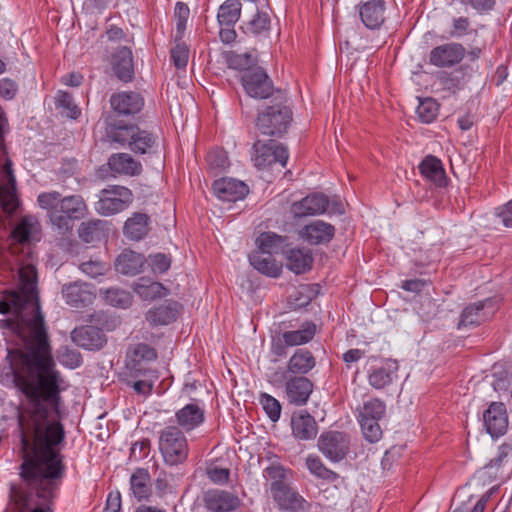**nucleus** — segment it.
Returning <instances> with one entry per match:
<instances>
[{"label":"nucleus","instance_id":"nucleus-1","mask_svg":"<svg viewBox=\"0 0 512 512\" xmlns=\"http://www.w3.org/2000/svg\"><path fill=\"white\" fill-rule=\"evenodd\" d=\"M10 312L15 317L0 319V328L16 334L24 344V350L8 349L6 356L14 382L27 398V404L18 414L20 435L52 434L53 429L58 433V428L65 432L59 420L63 379L55 369L50 342L48 341L49 360L39 362L38 354L32 353L28 348L32 335L28 324L32 314L14 291L5 292L0 300V313Z\"/></svg>","mask_w":512,"mask_h":512},{"label":"nucleus","instance_id":"nucleus-2","mask_svg":"<svg viewBox=\"0 0 512 512\" xmlns=\"http://www.w3.org/2000/svg\"><path fill=\"white\" fill-rule=\"evenodd\" d=\"M21 436L20 480L10 484L5 512H53L54 499L66 474L58 448L65 432Z\"/></svg>","mask_w":512,"mask_h":512},{"label":"nucleus","instance_id":"nucleus-3","mask_svg":"<svg viewBox=\"0 0 512 512\" xmlns=\"http://www.w3.org/2000/svg\"><path fill=\"white\" fill-rule=\"evenodd\" d=\"M19 278V289L13 291L26 303L29 312L32 314L31 321L28 324L32 334L31 340L28 342V348L32 353L38 354V361L43 363L49 360L47 357L48 333L38 301L36 268L31 264L22 266L19 270Z\"/></svg>","mask_w":512,"mask_h":512},{"label":"nucleus","instance_id":"nucleus-4","mask_svg":"<svg viewBox=\"0 0 512 512\" xmlns=\"http://www.w3.org/2000/svg\"><path fill=\"white\" fill-rule=\"evenodd\" d=\"M159 450L165 464L169 466L183 464L189 454L187 439L176 426H167L160 432Z\"/></svg>","mask_w":512,"mask_h":512},{"label":"nucleus","instance_id":"nucleus-5","mask_svg":"<svg viewBox=\"0 0 512 512\" xmlns=\"http://www.w3.org/2000/svg\"><path fill=\"white\" fill-rule=\"evenodd\" d=\"M292 121V111L281 104L268 106L257 116L256 127L266 136L281 137Z\"/></svg>","mask_w":512,"mask_h":512},{"label":"nucleus","instance_id":"nucleus-6","mask_svg":"<svg viewBox=\"0 0 512 512\" xmlns=\"http://www.w3.org/2000/svg\"><path fill=\"white\" fill-rule=\"evenodd\" d=\"M132 201L133 194L130 189L114 185L100 192L95 209L100 215L111 216L127 209Z\"/></svg>","mask_w":512,"mask_h":512},{"label":"nucleus","instance_id":"nucleus-7","mask_svg":"<svg viewBox=\"0 0 512 512\" xmlns=\"http://www.w3.org/2000/svg\"><path fill=\"white\" fill-rule=\"evenodd\" d=\"M253 161L258 169H265L274 163H279L285 167L289 158L287 148L278 142L270 140L269 142L257 141L254 144Z\"/></svg>","mask_w":512,"mask_h":512},{"label":"nucleus","instance_id":"nucleus-8","mask_svg":"<svg viewBox=\"0 0 512 512\" xmlns=\"http://www.w3.org/2000/svg\"><path fill=\"white\" fill-rule=\"evenodd\" d=\"M317 446L327 459L332 462H340L349 452L350 439L343 432L327 431L320 435Z\"/></svg>","mask_w":512,"mask_h":512},{"label":"nucleus","instance_id":"nucleus-9","mask_svg":"<svg viewBox=\"0 0 512 512\" xmlns=\"http://www.w3.org/2000/svg\"><path fill=\"white\" fill-rule=\"evenodd\" d=\"M157 358L156 350L148 344L138 343L130 346L127 351L126 369L132 378L146 377L153 370L146 368L143 361H153Z\"/></svg>","mask_w":512,"mask_h":512},{"label":"nucleus","instance_id":"nucleus-10","mask_svg":"<svg viewBox=\"0 0 512 512\" xmlns=\"http://www.w3.org/2000/svg\"><path fill=\"white\" fill-rule=\"evenodd\" d=\"M466 48L458 42H448L434 47L429 53V63L438 68H451L465 57Z\"/></svg>","mask_w":512,"mask_h":512},{"label":"nucleus","instance_id":"nucleus-11","mask_svg":"<svg viewBox=\"0 0 512 512\" xmlns=\"http://www.w3.org/2000/svg\"><path fill=\"white\" fill-rule=\"evenodd\" d=\"M246 93L253 98L266 99L273 93V84L263 68L246 71L241 77Z\"/></svg>","mask_w":512,"mask_h":512},{"label":"nucleus","instance_id":"nucleus-12","mask_svg":"<svg viewBox=\"0 0 512 512\" xmlns=\"http://www.w3.org/2000/svg\"><path fill=\"white\" fill-rule=\"evenodd\" d=\"M110 105L118 116H134L143 109L144 98L135 91L117 92L111 95Z\"/></svg>","mask_w":512,"mask_h":512},{"label":"nucleus","instance_id":"nucleus-13","mask_svg":"<svg viewBox=\"0 0 512 512\" xmlns=\"http://www.w3.org/2000/svg\"><path fill=\"white\" fill-rule=\"evenodd\" d=\"M71 339L77 346L90 351L102 349L107 342L103 330L91 325L74 328Z\"/></svg>","mask_w":512,"mask_h":512},{"label":"nucleus","instance_id":"nucleus-14","mask_svg":"<svg viewBox=\"0 0 512 512\" xmlns=\"http://www.w3.org/2000/svg\"><path fill=\"white\" fill-rule=\"evenodd\" d=\"M335 227L323 220H314L303 226L299 237L309 245H326L335 236Z\"/></svg>","mask_w":512,"mask_h":512},{"label":"nucleus","instance_id":"nucleus-15","mask_svg":"<svg viewBox=\"0 0 512 512\" xmlns=\"http://www.w3.org/2000/svg\"><path fill=\"white\" fill-rule=\"evenodd\" d=\"M273 500L282 510L290 512L304 511L307 501L295 491L288 483L283 485L275 484L271 490Z\"/></svg>","mask_w":512,"mask_h":512},{"label":"nucleus","instance_id":"nucleus-16","mask_svg":"<svg viewBox=\"0 0 512 512\" xmlns=\"http://www.w3.org/2000/svg\"><path fill=\"white\" fill-rule=\"evenodd\" d=\"M15 242L22 245H31L39 242L42 237L41 225L37 217L33 215L23 216L11 232Z\"/></svg>","mask_w":512,"mask_h":512},{"label":"nucleus","instance_id":"nucleus-17","mask_svg":"<svg viewBox=\"0 0 512 512\" xmlns=\"http://www.w3.org/2000/svg\"><path fill=\"white\" fill-rule=\"evenodd\" d=\"M484 425L492 437L504 435L508 428L506 407L501 402H493L483 414Z\"/></svg>","mask_w":512,"mask_h":512},{"label":"nucleus","instance_id":"nucleus-18","mask_svg":"<svg viewBox=\"0 0 512 512\" xmlns=\"http://www.w3.org/2000/svg\"><path fill=\"white\" fill-rule=\"evenodd\" d=\"M329 205V199L322 193H312L300 201L291 205V213L296 218H302L311 215H319L326 212Z\"/></svg>","mask_w":512,"mask_h":512},{"label":"nucleus","instance_id":"nucleus-19","mask_svg":"<svg viewBox=\"0 0 512 512\" xmlns=\"http://www.w3.org/2000/svg\"><path fill=\"white\" fill-rule=\"evenodd\" d=\"M61 292L65 302L75 308L86 307L95 299L90 286L80 281L64 284Z\"/></svg>","mask_w":512,"mask_h":512},{"label":"nucleus","instance_id":"nucleus-20","mask_svg":"<svg viewBox=\"0 0 512 512\" xmlns=\"http://www.w3.org/2000/svg\"><path fill=\"white\" fill-rule=\"evenodd\" d=\"M292 435L301 441L314 439L318 434L315 418L306 410L296 411L291 416Z\"/></svg>","mask_w":512,"mask_h":512},{"label":"nucleus","instance_id":"nucleus-21","mask_svg":"<svg viewBox=\"0 0 512 512\" xmlns=\"http://www.w3.org/2000/svg\"><path fill=\"white\" fill-rule=\"evenodd\" d=\"M384 0H361L358 11L362 23L371 30L378 29L384 23Z\"/></svg>","mask_w":512,"mask_h":512},{"label":"nucleus","instance_id":"nucleus-22","mask_svg":"<svg viewBox=\"0 0 512 512\" xmlns=\"http://www.w3.org/2000/svg\"><path fill=\"white\" fill-rule=\"evenodd\" d=\"M313 383L304 376H295L286 381L285 391L290 403L305 405L313 392Z\"/></svg>","mask_w":512,"mask_h":512},{"label":"nucleus","instance_id":"nucleus-23","mask_svg":"<svg viewBox=\"0 0 512 512\" xmlns=\"http://www.w3.org/2000/svg\"><path fill=\"white\" fill-rule=\"evenodd\" d=\"M111 66L115 76L122 82H131L134 78L132 51L128 47H120L111 58Z\"/></svg>","mask_w":512,"mask_h":512},{"label":"nucleus","instance_id":"nucleus-24","mask_svg":"<svg viewBox=\"0 0 512 512\" xmlns=\"http://www.w3.org/2000/svg\"><path fill=\"white\" fill-rule=\"evenodd\" d=\"M398 364L394 360H386L381 366L369 370L367 379L374 389L382 390L391 385L397 378Z\"/></svg>","mask_w":512,"mask_h":512},{"label":"nucleus","instance_id":"nucleus-25","mask_svg":"<svg viewBox=\"0 0 512 512\" xmlns=\"http://www.w3.org/2000/svg\"><path fill=\"white\" fill-rule=\"evenodd\" d=\"M486 308H492L491 299L467 305L461 313L458 328L460 329L467 326L475 327L488 320L493 310L488 313L485 311Z\"/></svg>","mask_w":512,"mask_h":512},{"label":"nucleus","instance_id":"nucleus-26","mask_svg":"<svg viewBox=\"0 0 512 512\" xmlns=\"http://www.w3.org/2000/svg\"><path fill=\"white\" fill-rule=\"evenodd\" d=\"M181 305L174 300H167L163 304L151 308L146 313V321L152 326L168 325L176 321Z\"/></svg>","mask_w":512,"mask_h":512},{"label":"nucleus","instance_id":"nucleus-27","mask_svg":"<svg viewBox=\"0 0 512 512\" xmlns=\"http://www.w3.org/2000/svg\"><path fill=\"white\" fill-rule=\"evenodd\" d=\"M145 257L131 249H124L116 258L114 267L118 273L127 276H135L142 272Z\"/></svg>","mask_w":512,"mask_h":512},{"label":"nucleus","instance_id":"nucleus-28","mask_svg":"<svg viewBox=\"0 0 512 512\" xmlns=\"http://www.w3.org/2000/svg\"><path fill=\"white\" fill-rule=\"evenodd\" d=\"M419 171L423 177L437 187H445L448 183L441 160L433 155H428L421 161Z\"/></svg>","mask_w":512,"mask_h":512},{"label":"nucleus","instance_id":"nucleus-29","mask_svg":"<svg viewBox=\"0 0 512 512\" xmlns=\"http://www.w3.org/2000/svg\"><path fill=\"white\" fill-rule=\"evenodd\" d=\"M113 174L137 176L142 172V165L128 153H114L107 162Z\"/></svg>","mask_w":512,"mask_h":512},{"label":"nucleus","instance_id":"nucleus-30","mask_svg":"<svg viewBox=\"0 0 512 512\" xmlns=\"http://www.w3.org/2000/svg\"><path fill=\"white\" fill-rule=\"evenodd\" d=\"M3 171L7 176L8 184L0 187V200L2 201L4 211L8 214H13L19 206V200L16 195V179L13 175L10 161L4 164Z\"/></svg>","mask_w":512,"mask_h":512},{"label":"nucleus","instance_id":"nucleus-31","mask_svg":"<svg viewBox=\"0 0 512 512\" xmlns=\"http://www.w3.org/2000/svg\"><path fill=\"white\" fill-rule=\"evenodd\" d=\"M286 266L295 274H303L309 271L313 265V255L307 248H291L285 252Z\"/></svg>","mask_w":512,"mask_h":512},{"label":"nucleus","instance_id":"nucleus-32","mask_svg":"<svg viewBox=\"0 0 512 512\" xmlns=\"http://www.w3.org/2000/svg\"><path fill=\"white\" fill-rule=\"evenodd\" d=\"M249 262L257 271L268 277L277 278L282 272V264L273 259L272 255L259 250L249 255Z\"/></svg>","mask_w":512,"mask_h":512},{"label":"nucleus","instance_id":"nucleus-33","mask_svg":"<svg viewBox=\"0 0 512 512\" xmlns=\"http://www.w3.org/2000/svg\"><path fill=\"white\" fill-rule=\"evenodd\" d=\"M134 292L145 301H153L158 298H163L169 294V289L162 283L152 281L151 279L141 277L134 284Z\"/></svg>","mask_w":512,"mask_h":512},{"label":"nucleus","instance_id":"nucleus-34","mask_svg":"<svg viewBox=\"0 0 512 512\" xmlns=\"http://www.w3.org/2000/svg\"><path fill=\"white\" fill-rule=\"evenodd\" d=\"M177 423L185 431H191L204 421V410L195 403H190L175 414Z\"/></svg>","mask_w":512,"mask_h":512},{"label":"nucleus","instance_id":"nucleus-35","mask_svg":"<svg viewBox=\"0 0 512 512\" xmlns=\"http://www.w3.org/2000/svg\"><path fill=\"white\" fill-rule=\"evenodd\" d=\"M149 221L150 218L147 214L134 213L124 224V235L134 241L143 239L149 232Z\"/></svg>","mask_w":512,"mask_h":512},{"label":"nucleus","instance_id":"nucleus-36","mask_svg":"<svg viewBox=\"0 0 512 512\" xmlns=\"http://www.w3.org/2000/svg\"><path fill=\"white\" fill-rule=\"evenodd\" d=\"M316 365V359L312 352L306 348L297 349L290 357L287 369L293 374L305 375Z\"/></svg>","mask_w":512,"mask_h":512},{"label":"nucleus","instance_id":"nucleus-37","mask_svg":"<svg viewBox=\"0 0 512 512\" xmlns=\"http://www.w3.org/2000/svg\"><path fill=\"white\" fill-rule=\"evenodd\" d=\"M256 244L258 250L266 254L285 253V248L288 246V237L280 236L273 232H264L258 236Z\"/></svg>","mask_w":512,"mask_h":512},{"label":"nucleus","instance_id":"nucleus-38","mask_svg":"<svg viewBox=\"0 0 512 512\" xmlns=\"http://www.w3.org/2000/svg\"><path fill=\"white\" fill-rule=\"evenodd\" d=\"M151 477L147 469L137 468L130 477L131 491L138 501L148 499L152 494Z\"/></svg>","mask_w":512,"mask_h":512},{"label":"nucleus","instance_id":"nucleus-39","mask_svg":"<svg viewBox=\"0 0 512 512\" xmlns=\"http://www.w3.org/2000/svg\"><path fill=\"white\" fill-rule=\"evenodd\" d=\"M316 334V325L312 321H305L296 330L282 333L284 341L289 346H299L310 342Z\"/></svg>","mask_w":512,"mask_h":512},{"label":"nucleus","instance_id":"nucleus-40","mask_svg":"<svg viewBox=\"0 0 512 512\" xmlns=\"http://www.w3.org/2000/svg\"><path fill=\"white\" fill-rule=\"evenodd\" d=\"M106 225L107 222L100 219L82 222L78 229L79 238L86 243L100 240L105 235Z\"/></svg>","mask_w":512,"mask_h":512},{"label":"nucleus","instance_id":"nucleus-41","mask_svg":"<svg viewBox=\"0 0 512 512\" xmlns=\"http://www.w3.org/2000/svg\"><path fill=\"white\" fill-rule=\"evenodd\" d=\"M60 211L63 214H67L75 220H79L85 217L87 213V205L80 195H70L63 197L60 203Z\"/></svg>","mask_w":512,"mask_h":512},{"label":"nucleus","instance_id":"nucleus-42","mask_svg":"<svg viewBox=\"0 0 512 512\" xmlns=\"http://www.w3.org/2000/svg\"><path fill=\"white\" fill-rule=\"evenodd\" d=\"M157 144V136L152 133L141 130L136 125L133 139L131 141L130 150L134 153L145 154L152 151L154 146Z\"/></svg>","mask_w":512,"mask_h":512},{"label":"nucleus","instance_id":"nucleus-43","mask_svg":"<svg viewBox=\"0 0 512 512\" xmlns=\"http://www.w3.org/2000/svg\"><path fill=\"white\" fill-rule=\"evenodd\" d=\"M135 130V124H111L107 128V137L113 143H118L121 146L128 145L130 147Z\"/></svg>","mask_w":512,"mask_h":512},{"label":"nucleus","instance_id":"nucleus-44","mask_svg":"<svg viewBox=\"0 0 512 512\" xmlns=\"http://www.w3.org/2000/svg\"><path fill=\"white\" fill-rule=\"evenodd\" d=\"M291 470L285 468L280 462L279 457L275 456L274 461L263 469V476L266 480L271 481L270 490L275 484L283 485L287 483Z\"/></svg>","mask_w":512,"mask_h":512},{"label":"nucleus","instance_id":"nucleus-45","mask_svg":"<svg viewBox=\"0 0 512 512\" xmlns=\"http://www.w3.org/2000/svg\"><path fill=\"white\" fill-rule=\"evenodd\" d=\"M306 466L311 474L315 477L327 481L334 482L338 479L339 475L327 468L320 457L316 455H308L306 458Z\"/></svg>","mask_w":512,"mask_h":512},{"label":"nucleus","instance_id":"nucleus-46","mask_svg":"<svg viewBox=\"0 0 512 512\" xmlns=\"http://www.w3.org/2000/svg\"><path fill=\"white\" fill-rule=\"evenodd\" d=\"M386 413V404L379 398H372L363 403L358 418L381 420Z\"/></svg>","mask_w":512,"mask_h":512},{"label":"nucleus","instance_id":"nucleus-47","mask_svg":"<svg viewBox=\"0 0 512 512\" xmlns=\"http://www.w3.org/2000/svg\"><path fill=\"white\" fill-rule=\"evenodd\" d=\"M249 194L248 185L234 178H226V203L243 201Z\"/></svg>","mask_w":512,"mask_h":512},{"label":"nucleus","instance_id":"nucleus-48","mask_svg":"<svg viewBox=\"0 0 512 512\" xmlns=\"http://www.w3.org/2000/svg\"><path fill=\"white\" fill-rule=\"evenodd\" d=\"M103 295L105 301L115 307L127 308L132 303L131 293L121 288H108L103 291Z\"/></svg>","mask_w":512,"mask_h":512},{"label":"nucleus","instance_id":"nucleus-49","mask_svg":"<svg viewBox=\"0 0 512 512\" xmlns=\"http://www.w3.org/2000/svg\"><path fill=\"white\" fill-rule=\"evenodd\" d=\"M438 111L439 104L432 98L421 100L416 109L417 116L423 123L433 122L438 115Z\"/></svg>","mask_w":512,"mask_h":512},{"label":"nucleus","instance_id":"nucleus-50","mask_svg":"<svg viewBox=\"0 0 512 512\" xmlns=\"http://www.w3.org/2000/svg\"><path fill=\"white\" fill-rule=\"evenodd\" d=\"M204 507L208 512H224V491L210 489L203 495Z\"/></svg>","mask_w":512,"mask_h":512},{"label":"nucleus","instance_id":"nucleus-51","mask_svg":"<svg viewBox=\"0 0 512 512\" xmlns=\"http://www.w3.org/2000/svg\"><path fill=\"white\" fill-rule=\"evenodd\" d=\"M358 421L362 434L368 442L376 443L381 439L382 429L379 424L380 420L358 418Z\"/></svg>","mask_w":512,"mask_h":512},{"label":"nucleus","instance_id":"nucleus-52","mask_svg":"<svg viewBox=\"0 0 512 512\" xmlns=\"http://www.w3.org/2000/svg\"><path fill=\"white\" fill-rule=\"evenodd\" d=\"M259 402L272 422H277L280 419L282 406L276 398L267 393H262Z\"/></svg>","mask_w":512,"mask_h":512},{"label":"nucleus","instance_id":"nucleus-53","mask_svg":"<svg viewBox=\"0 0 512 512\" xmlns=\"http://www.w3.org/2000/svg\"><path fill=\"white\" fill-rule=\"evenodd\" d=\"M190 50L183 41H175L170 51L171 62L177 69H185L189 60Z\"/></svg>","mask_w":512,"mask_h":512},{"label":"nucleus","instance_id":"nucleus-54","mask_svg":"<svg viewBox=\"0 0 512 512\" xmlns=\"http://www.w3.org/2000/svg\"><path fill=\"white\" fill-rule=\"evenodd\" d=\"M255 60L249 53L236 54L234 52H226V64L229 68L236 70H249Z\"/></svg>","mask_w":512,"mask_h":512},{"label":"nucleus","instance_id":"nucleus-55","mask_svg":"<svg viewBox=\"0 0 512 512\" xmlns=\"http://www.w3.org/2000/svg\"><path fill=\"white\" fill-rule=\"evenodd\" d=\"M56 106L63 108L66 115L71 119H76L81 114L80 109L74 103L72 95L66 91L58 92L56 97Z\"/></svg>","mask_w":512,"mask_h":512},{"label":"nucleus","instance_id":"nucleus-56","mask_svg":"<svg viewBox=\"0 0 512 512\" xmlns=\"http://www.w3.org/2000/svg\"><path fill=\"white\" fill-rule=\"evenodd\" d=\"M63 200L62 195L57 191L43 192L38 195L37 202L42 209L48 210L49 214L60 208Z\"/></svg>","mask_w":512,"mask_h":512},{"label":"nucleus","instance_id":"nucleus-57","mask_svg":"<svg viewBox=\"0 0 512 512\" xmlns=\"http://www.w3.org/2000/svg\"><path fill=\"white\" fill-rule=\"evenodd\" d=\"M209 173L218 177L224 170V153L221 149L211 150L206 156Z\"/></svg>","mask_w":512,"mask_h":512},{"label":"nucleus","instance_id":"nucleus-58","mask_svg":"<svg viewBox=\"0 0 512 512\" xmlns=\"http://www.w3.org/2000/svg\"><path fill=\"white\" fill-rule=\"evenodd\" d=\"M50 221L60 233L65 234L72 230L73 222L75 219L67 214H63L62 211L57 210L49 214Z\"/></svg>","mask_w":512,"mask_h":512},{"label":"nucleus","instance_id":"nucleus-59","mask_svg":"<svg viewBox=\"0 0 512 512\" xmlns=\"http://www.w3.org/2000/svg\"><path fill=\"white\" fill-rule=\"evenodd\" d=\"M147 261L153 273L163 274L171 266V258L164 253L151 254Z\"/></svg>","mask_w":512,"mask_h":512},{"label":"nucleus","instance_id":"nucleus-60","mask_svg":"<svg viewBox=\"0 0 512 512\" xmlns=\"http://www.w3.org/2000/svg\"><path fill=\"white\" fill-rule=\"evenodd\" d=\"M438 81L443 90L448 91L450 94H456L461 90V79L458 76L442 71L438 75Z\"/></svg>","mask_w":512,"mask_h":512},{"label":"nucleus","instance_id":"nucleus-61","mask_svg":"<svg viewBox=\"0 0 512 512\" xmlns=\"http://www.w3.org/2000/svg\"><path fill=\"white\" fill-rule=\"evenodd\" d=\"M470 20L468 17L460 16L453 18L452 20V31L450 32L451 37L460 38L467 35L470 31Z\"/></svg>","mask_w":512,"mask_h":512},{"label":"nucleus","instance_id":"nucleus-62","mask_svg":"<svg viewBox=\"0 0 512 512\" xmlns=\"http://www.w3.org/2000/svg\"><path fill=\"white\" fill-rule=\"evenodd\" d=\"M152 374H149L148 376L146 377H139V378H136L137 380H135L134 382H128V385H131L134 389V391L137 393V394H140V395H144V396H147L149 395L152 390H153V381H152Z\"/></svg>","mask_w":512,"mask_h":512},{"label":"nucleus","instance_id":"nucleus-63","mask_svg":"<svg viewBox=\"0 0 512 512\" xmlns=\"http://www.w3.org/2000/svg\"><path fill=\"white\" fill-rule=\"evenodd\" d=\"M241 3L238 0H226V26H233L240 18Z\"/></svg>","mask_w":512,"mask_h":512},{"label":"nucleus","instance_id":"nucleus-64","mask_svg":"<svg viewBox=\"0 0 512 512\" xmlns=\"http://www.w3.org/2000/svg\"><path fill=\"white\" fill-rule=\"evenodd\" d=\"M79 268L83 273L92 278L103 275L105 271V266L102 262L93 260L81 263Z\"/></svg>","mask_w":512,"mask_h":512}]
</instances>
